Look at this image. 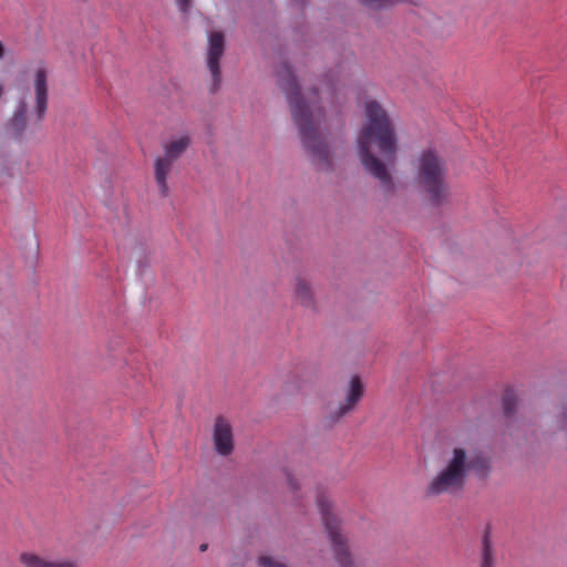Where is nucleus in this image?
I'll list each match as a JSON object with an SVG mask.
<instances>
[{
    "mask_svg": "<svg viewBox=\"0 0 567 567\" xmlns=\"http://www.w3.org/2000/svg\"><path fill=\"white\" fill-rule=\"evenodd\" d=\"M259 566L260 567H287L285 564H281L268 556H262L259 558Z\"/></svg>",
    "mask_w": 567,
    "mask_h": 567,
    "instance_id": "nucleus-17",
    "label": "nucleus"
},
{
    "mask_svg": "<svg viewBox=\"0 0 567 567\" xmlns=\"http://www.w3.org/2000/svg\"><path fill=\"white\" fill-rule=\"evenodd\" d=\"M206 549H207V545H206V544H204V545H202V546H200V550H202V551H205Z\"/></svg>",
    "mask_w": 567,
    "mask_h": 567,
    "instance_id": "nucleus-21",
    "label": "nucleus"
},
{
    "mask_svg": "<svg viewBox=\"0 0 567 567\" xmlns=\"http://www.w3.org/2000/svg\"><path fill=\"white\" fill-rule=\"evenodd\" d=\"M213 444L216 453L220 456H228L235 450V439L233 425L223 415H218L213 424L212 431Z\"/></svg>",
    "mask_w": 567,
    "mask_h": 567,
    "instance_id": "nucleus-7",
    "label": "nucleus"
},
{
    "mask_svg": "<svg viewBox=\"0 0 567 567\" xmlns=\"http://www.w3.org/2000/svg\"><path fill=\"white\" fill-rule=\"evenodd\" d=\"M357 151L364 171L379 181L385 193H392L390 168L396 162L398 137L388 113L375 101L365 103V123L357 137Z\"/></svg>",
    "mask_w": 567,
    "mask_h": 567,
    "instance_id": "nucleus-1",
    "label": "nucleus"
},
{
    "mask_svg": "<svg viewBox=\"0 0 567 567\" xmlns=\"http://www.w3.org/2000/svg\"><path fill=\"white\" fill-rule=\"evenodd\" d=\"M190 145V137L183 135L173 138L163 146V155L156 157L154 162V178L162 197L169 196V186L167 177L173 169L174 163L186 152Z\"/></svg>",
    "mask_w": 567,
    "mask_h": 567,
    "instance_id": "nucleus-5",
    "label": "nucleus"
},
{
    "mask_svg": "<svg viewBox=\"0 0 567 567\" xmlns=\"http://www.w3.org/2000/svg\"><path fill=\"white\" fill-rule=\"evenodd\" d=\"M19 560L24 567H79L72 558L51 559L33 553H22Z\"/></svg>",
    "mask_w": 567,
    "mask_h": 567,
    "instance_id": "nucleus-10",
    "label": "nucleus"
},
{
    "mask_svg": "<svg viewBox=\"0 0 567 567\" xmlns=\"http://www.w3.org/2000/svg\"><path fill=\"white\" fill-rule=\"evenodd\" d=\"M224 39L225 38H209L206 63L212 75V92H216L221 82L219 62L225 50Z\"/></svg>",
    "mask_w": 567,
    "mask_h": 567,
    "instance_id": "nucleus-9",
    "label": "nucleus"
},
{
    "mask_svg": "<svg viewBox=\"0 0 567 567\" xmlns=\"http://www.w3.org/2000/svg\"><path fill=\"white\" fill-rule=\"evenodd\" d=\"M517 395L513 389H506L502 395V406L505 415L511 416L515 411Z\"/></svg>",
    "mask_w": 567,
    "mask_h": 567,
    "instance_id": "nucleus-16",
    "label": "nucleus"
},
{
    "mask_svg": "<svg viewBox=\"0 0 567 567\" xmlns=\"http://www.w3.org/2000/svg\"><path fill=\"white\" fill-rule=\"evenodd\" d=\"M276 76L278 86L286 94L303 146L309 151L312 162L319 169H329L331 167L329 148L317 127L323 115L322 109L318 106V91L312 92V97L305 99L293 72L287 63H281L278 66Z\"/></svg>",
    "mask_w": 567,
    "mask_h": 567,
    "instance_id": "nucleus-2",
    "label": "nucleus"
},
{
    "mask_svg": "<svg viewBox=\"0 0 567 567\" xmlns=\"http://www.w3.org/2000/svg\"><path fill=\"white\" fill-rule=\"evenodd\" d=\"M415 182L433 205H441L449 197L445 162L435 151L427 150L420 154Z\"/></svg>",
    "mask_w": 567,
    "mask_h": 567,
    "instance_id": "nucleus-4",
    "label": "nucleus"
},
{
    "mask_svg": "<svg viewBox=\"0 0 567 567\" xmlns=\"http://www.w3.org/2000/svg\"><path fill=\"white\" fill-rule=\"evenodd\" d=\"M362 7L372 10L381 11L394 8L399 4L411 3L412 0H355Z\"/></svg>",
    "mask_w": 567,
    "mask_h": 567,
    "instance_id": "nucleus-14",
    "label": "nucleus"
},
{
    "mask_svg": "<svg viewBox=\"0 0 567 567\" xmlns=\"http://www.w3.org/2000/svg\"><path fill=\"white\" fill-rule=\"evenodd\" d=\"M491 460L481 451H467L463 446L451 450L444 461V466L426 486V496L455 495L465 488L467 476L473 472L480 478H486L491 473Z\"/></svg>",
    "mask_w": 567,
    "mask_h": 567,
    "instance_id": "nucleus-3",
    "label": "nucleus"
},
{
    "mask_svg": "<svg viewBox=\"0 0 567 567\" xmlns=\"http://www.w3.org/2000/svg\"><path fill=\"white\" fill-rule=\"evenodd\" d=\"M560 429L563 431L567 432V411H564V413H563L561 421H560Z\"/></svg>",
    "mask_w": 567,
    "mask_h": 567,
    "instance_id": "nucleus-19",
    "label": "nucleus"
},
{
    "mask_svg": "<svg viewBox=\"0 0 567 567\" xmlns=\"http://www.w3.org/2000/svg\"><path fill=\"white\" fill-rule=\"evenodd\" d=\"M210 35L218 37V35H223V34H221V33H218V32H215V33H212Z\"/></svg>",
    "mask_w": 567,
    "mask_h": 567,
    "instance_id": "nucleus-22",
    "label": "nucleus"
},
{
    "mask_svg": "<svg viewBox=\"0 0 567 567\" xmlns=\"http://www.w3.org/2000/svg\"><path fill=\"white\" fill-rule=\"evenodd\" d=\"M295 298L305 308H313L315 299L309 281L302 277H296Z\"/></svg>",
    "mask_w": 567,
    "mask_h": 567,
    "instance_id": "nucleus-13",
    "label": "nucleus"
},
{
    "mask_svg": "<svg viewBox=\"0 0 567 567\" xmlns=\"http://www.w3.org/2000/svg\"><path fill=\"white\" fill-rule=\"evenodd\" d=\"M364 393L363 384L358 375H353L350 380L349 390L347 392L344 402L341 403L334 411L329 414L331 423H337L348 413L354 410Z\"/></svg>",
    "mask_w": 567,
    "mask_h": 567,
    "instance_id": "nucleus-8",
    "label": "nucleus"
},
{
    "mask_svg": "<svg viewBox=\"0 0 567 567\" xmlns=\"http://www.w3.org/2000/svg\"><path fill=\"white\" fill-rule=\"evenodd\" d=\"M35 112L38 120H42L48 107V75L44 68L34 73Z\"/></svg>",
    "mask_w": 567,
    "mask_h": 567,
    "instance_id": "nucleus-11",
    "label": "nucleus"
},
{
    "mask_svg": "<svg viewBox=\"0 0 567 567\" xmlns=\"http://www.w3.org/2000/svg\"><path fill=\"white\" fill-rule=\"evenodd\" d=\"M497 555L492 539L491 527L487 526L482 535L478 567H496Z\"/></svg>",
    "mask_w": 567,
    "mask_h": 567,
    "instance_id": "nucleus-12",
    "label": "nucleus"
},
{
    "mask_svg": "<svg viewBox=\"0 0 567 567\" xmlns=\"http://www.w3.org/2000/svg\"><path fill=\"white\" fill-rule=\"evenodd\" d=\"M317 505L328 533L336 559L341 567H348L351 564V558L348 550L347 540L340 533L339 520L331 513L332 505L329 497L326 494L320 493L317 496Z\"/></svg>",
    "mask_w": 567,
    "mask_h": 567,
    "instance_id": "nucleus-6",
    "label": "nucleus"
},
{
    "mask_svg": "<svg viewBox=\"0 0 567 567\" xmlns=\"http://www.w3.org/2000/svg\"><path fill=\"white\" fill-rule=\"evenodd\" d=\"M179 10L186 13L190 7V0H176Z\"/></svg>",
    "mask_w": 567,
    "mask_h": 567,
    "instance_id": "nucleus-18",
    "label": "nucleus"
},
{
    "mask_svg": "<svg viewBox=\"0 0 567 567\" xmlns=\"http://www.w3.org/2000/svg\"><path fill=\"white\" fill-rule=\"evenodd\" d=\"M288 483H289V485H290L292 488H297V486L295 485L293 480H292L290 476H288Z\"/></svg>",
    "mask_w": 567,
    "mask_h": 567,
    "instance_id": "nucleus-20",
    "label": "nucleus"
},
{
    "mask_svg": "<svg viewBox=\"0 0 567 567\" xmlns=\"http://www.w3.org/2000/svg\"><path fill=\"white\" fill-rule=\"evenodd\" d=\"M27 126V105L21 103L9 123V130L19 136Z\"/></svg>",
    "mask_w": 567,
    "mask_h": 567,
    "instance_id": "nucleus-15",
    "label": "nucleus"
}]
</instances>
